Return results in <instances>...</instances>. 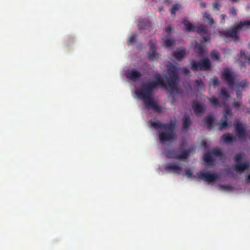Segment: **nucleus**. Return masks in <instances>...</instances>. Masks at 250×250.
Segmentation results:
<instances>
[{
  "label": "nucleus",
  "mask_w": 250,
  "mask_h": 250,
  "mask_svg": "<svg viewBox=\"0 0 250 250\" xmlns=\"http://www.w3.org/2000/svg\"><path fill=\"white\" fill-rule=\"evenodd\" d=\"M154 77L155 81H149L143 83L141 88L136 91V94L142 99L146 108H151L155 111L160 112L161 108L153 101L152 97L154 91L157 89L159 86L166 87V84L160 73H156Z\"/></svg>",
  "instance_id": "1"
},
{
  "label": "nucleus",
  "mask_w": 250,
  "mask_h": 250,
  "mask_svg": "<svg viewBox=\"0 0 250 250\" xmlns=\"http://www.w3.org/2000/svg\"><path fill=\"white\" fill-rule=\"evenodd\" d=\"M151 125L155 129H159L165 130L164 132H159V139L161 143H164L176 138L174 133L176 125L175 121H171L167 124H164L160 121H150Z\"/></svg>",
  "instance_id": "2"
},
{
  "label": "nucleus",
  "mask_w": 250,
  "mask_h": 250,
  "mask_svg": "<svg viewBox=\"0 0 250 250\" xmlns=\"http://www.w3.org/2000/svg\"><path fill=\"white\" fill-rule=\"evenodd\" d=\"M249 26H250V20L245 21L244 22L241 21L234 24L230 29L221 32L220 35L226 38H231L234 41H237L239 39V32L245 27L248 28Z\"/></svg>",
  "instance_id": "3"
},
{
  "label": "nucleus",
  "mask_w": 250,
  "mask_h": 250,
  "mask_svg": "<svg viewBox=\"0 0 250 250\" xmlns=\"http://www.w3.org/2000/svg\"><path fill=\"white\" fill-rule=\"evenodd\" d=\"M169 77L167 78V82L170 89V93H179V88L177 86L179 80L178 72L176 67L173 65H168L167 67Z\"/></svg>",
  "instance_id": "4"
},
{
  "label": "nucleus",
  "mask_w": 250,
  "mask_h": 250,
  "mask_svg": "<svg viewBox=\"0 0 250 250\" xmlns=\"http://www.w3.org/2000/svg\"><path fill=\"white\" fill-rule=\"evenodd\" d=\"M190 65V68L193 71H198V70L208 71L211 68L210 60L208 58H204L200 62L192 60Z\"/></svg>",
  "instance_id": "5"
},
{
  "label": "nucleus",
  "mask_w": 250,
  "mask_h": 250,
  "mask_svg": "<svg viewBox=\"0 0 250 250\" xmlns=\"http://www.w3.org/2000/svg\"><path fill=\"white\" fill-rule=\"evenodd\" d=\"M197 177L200 180L208 183L216 182L219 178V175L216 173L209 171H201L196 174Z\"/></svg>",
  "instance_id": "6"
},
{
  "label": "nucleus",
  "mask_w": 250,
  "mask_h": 250,
  "mask_svg": "<svg viewBox=\"0 0 250 250\" xmlns=\"http://www.w3.org/2000/svg\"><path fill=\"white\" fill-rule=\"evenodd\" d=\"M191 151V148L183 149L180 154H176L175 150H169L166 154V157L175 159H186L188 158Z\"/></svg>",
  "instance_id": "7"
},
{
  "label": "nucleus",
  "mask_w": 250,
  "mask_h": 250,
  "mask_svg": "<svg viewBox=\"0 0 250 250\" xmlns=\"http://www.w3.org/2000/svg\"><path fill=\"white\" fill-rule=\"evenodd\" d=\"M221 78L227 83L229 88H233L235 82V76L228 68L224 70Z\"/></svg>",
  "instance_id": "8"
},
{
  "label": "nucleus",
  "mask_w": 250,
  "mask_h": 250,
  "mask_svg": "<svg viewBox=\"0 0 250 250\" xmlns=\"http://www.w3.org/2000/svg\"><path fill=\"white\" fill-rule=\"evenodd\" d=\"M234 128L238 138L242 141H245L247 137L246 127L239 121L234 124Z\"/></svg>",
  "instance_id": "9"
},
{
  "label": "nucleus",
  "mask_w": 250,
  "mask_h": 250,
  "mask_svg": "<svg viewBox=\"0 0 250 250\" xmlns=\"http://www.w3.org/2000/svg\"><path fill=\"white\" fill-rule=\"evenodd\" d=\"M194 32H196L203 37V41L205 42L210 41L209 34L208 32V28L207 26L200 24L195 26Z\"/></svg>",
  "instance_id": "10"
},
{
  "label": "nucleus",
  "mask_w": 250,
  "mask_h": 250,
  "mask_svg": "<svg viewBox=\"0 0 250 250\" xmlns=\"http://www.w3.org/2000/svg\"><path fill=\"white\" fill-rule=\"evenodd\" d=\"M192 108L196 115L203 113L206 109V107L205 105L200 104L196 100L193 101Z\"/></svg>",
  "instance_id": "11"
},
{
  "label": "nucleus",
  "mask_w": 250,
  "mask_h": 250,
  "mask_svg": "<svg viewBox=\"0 0 250 250\" xmlns=\"http://www.w3.org/2000/svg\"><path fill=\"white\" fill-rule=\"evenodd\" d=\"M125 76L126 78L132 81H135L142 77L141 73L136 69H132L127 70L126 72Z\"/></svg>",
  "instance_id": "12"
},
{
  "label": "nucleus",
  "mask_w": 250,
  "mask_h": 250,
  "mask_svg": "<svg viewBox=\"0 0 250 250\" xmlns=\"http://www.w3.org/2000/svg\"><path fill=\"white\" fill-rule=\"evenodd\" d=\"M165 169L167 171H172L175 173L179 174L182 168L176 163H169L165 166Z\"/></svg>",
  "instance_id": "13"
},
{
  "label": "nucleus",
  "mask_w": 250,
  "mask_h": 250,
  "mask_svg": "<svg viewBox=\"0 0 250 250\" xmlns=\"http://www.w3.org/2000/svg\"><path fill=\"white\" fill-rule=\"evenodd\" d=\"M250 167L249 162H245L244 163H239L236 164L233 166V169L237 172H242Z\"/></svg>",
  "instance_id": "14"
},
{
  "label": "nucleus",
  "mask_w": 250,
  "mask_h": 250,
  "mask_svg": "<svg viewBox=\"0 0 250 250\" xmlns=\"http://www.w3.org/2000/svg\"><path fill=\"white\" fill-rule=\"evenodd\" d=\"M228 118L226 114H223V117L221 120L220 123L218 124L219 125V129L222 130L226 128L228 126Z\"/></svg>",
  "instance_id": "15"
},
{
  "label": "nucleus",
  "mask_w": 250,
  "mask_h": 250,
  "mask_svg": "<svg viewBox=\"0 0 250 250\" xmlns=\"http://www.w3.org/2000/svg\"><path fill=\"white\" fill-rule=\"evenodd\" d=\"M173 56L177 60H181L186 55V51L185 49L181 50H177L173 52Z\"/></svg>",
  "instance_id": "16"
},
{
  "label": "nucleus",
  "mask_w": 250,
  "mask_h": 250,
  "mask_svg": "<svg viewBox=\"0 0 250 250\" xmlns=\"http://www.w3.org/2000/svg\"><path fill=\"white\" fill-rule=\"evenodd\" d=\"M191 125V121L188 116H185L182 120V129H187Z\"/></svg>",
  "instance_id": "17"
},
{
  "label": "nucleus",
  "mask_w": 250,
  "mask_h": 250,
  "mask_svg": "<svg viewBox=\"0 0 250 250\" xmlns=\"http://www.w3.org/2000/svg\"><path fill=\"white\" fill-rule=\"evenodd\" d=\"M222 139L226 143H231L235 141V138L229 133L224 134Z\"/></svg>",
  "instance_id": "18"
},
{
  "label": "nucleus",
  "mask_w": 250,
  "mask_h": 250,
  "mask_svg": "<svg viewBox=\"0 0 250 250\" xmlns=\"http://www.w3.org/2000/svg\"><path fill=\"white\" fill-rule=\"evenodd\" d=\"M183 24L185 25V29L186 31L194 32L195 26H193L190 22L185 20L183 21Z\"/></svg>",
  "instance_id": "19"
},
{
  "label": "nucleus",
  "mask_w": 250,
  "mask_h": 250,
  "mask_svg": "<svg viewBox=\"0 0 250 250\" xmlns=\"http://www.w3.org/2000/svg\"><path fill=\"white\" fill-rule=\"evenodd\" d=\"M203 19L205 21H208L210 25L214 23V21L211 15L208 12H205L203 16Z\"/></svg>",
  "instance_id": "20"
},
{
  "label": "nucleus",
  "mask_w": 250,
  "mask_h": 250,
  "mask_svg": "<svg viewBox=\"0 0 250 250\" xmlns=\"http://www.w3.org/2000/svg\"><path fill=\"white\" fill-rule=\"evenodd\" d=\"M248 85V82L246 80H242L237 83L236 88L237 89H239L244 91L245 88Z\"/></svg>",
  "instance_id": "21"
},
{
  "label": "nucleus",
  "mask_w": 250,
  "mask_h": 250,
  "mask_svg": "<svg viewBox=\"0 0 250 250\" xmlns=\"http://www.w3.org/2000/svg\"><path fill=\"white\" fill-rule=\"evenodd\" d=\"M219 97L225 100H227L230 97V95L226 87H223L221 89Z\"/></svg>",
  "instance_id": "22"
},
{
  "label": "nucleus",
  "mask_w": 250,
  "mask_h": 250,
  "mask_svg": "<svg viewBox=\"0 0 250 250\" xmlns=\"http://www.w3.org/2000/svg\"><path fill=\"white\" fill-rule=\"evenodd\" d=\"M204 161L208 165H212L213 159L209 153H207L203 156Z\"/></svg>",
  "instance_id": "23"
},
{
  "label": "nucleus",
  "mask_w": 250,
  "mask_h": 250,
  "mask_svg": "<svg viewBox=\"0 0 250 250\" xmlns=\"http://www.w3.org/2000/svg\"><path fill=\"white\" fill-rule=\"evenodd\" d=\"M194 51L200 57L203 55L204 46L202 44H197L195 45Z\"/></svg>",
  "instance_id": "24"
},
{
  "label": "nucleus",
  "mask_w": 250,
  "mask_h": 250,
  "mask_svg": "<svg viewBox=\"0 0 250 250\" xmlns=\"http://www.w3.org/2000/svg\"><path fill=\"white\" fill-rule=\"evenodd\" d=\"M214 121V118L212 115H208L206 118V122L207 124V127L210 129L212 127V123Z\"/></svg>",
  "instance_id": "25"
},
{
  "label": "nucleus",
  "mask_w": 250,
  "mask_h": 250,
  "mask_svg": "<svg viewBox=\"0 0 250 250\" xmlns=\"http://www.w3.org/2000/svg\"><path fill=\"white\" fill-rule=\"evenodd\" d=\"M210 57L213 61H218L220 58L219 52L216 50H213L210 53Z\"/></svg>",
  "instance_id": "26"
},
{
  "label": "nucleus",
  "mask_w": 250,
  "mask_h": 250,
  "mask_svg": "<svg viewBox=\"0 0 250 250\" xmlns=\"http://www.w3.org/2000/svg\"><path fill=\"white\" fill-rule=\"evenodd\" d=\"M138 26L140 29H146L151 26V23L148 21L146 22H140L138 24Z\"/></svg>",
  "instance_id": "27"
},
{
  "label": "nucleus",
  "mask_w": 250,
  "mask_h": 250,
  "mask_svg": "<svg viewBox=\"0 0 250 250\" xmlns=\"http://www.w3.org/2000/svg\"><path fill=\"white\" fill-rule=\"evenodd\" d=\"M240 57L242 59L244 60L245 61L247 60L248 62L250 63V54L248 52L241 51Z\"/></svg>",
  "instance_id": "28"
},
{
  "label": "nucleus",
  "mask_w": 250,
  "mask_h": 250,
  "mask_svg": "<svg viewBox=\"0 0 250 250\" xmlns=\"http://www.w3.org/2000/svg\"><path fill=\"white\" fill-rule=\"evenodd\" d=\"M157 55L156 50H150L148 53V56L150 61H154Z\"/></svg>",
  "instance_id": "29"
},
{
  "label": "nucleus",
  "mask_w": 250,
  "mask_h": 250,
  "mask_svg": "<svg viewBox=\"0 0 250 250\" xmlns=\"http://www.w3.org/2000/svg\"><path fill=\"white\" fill-rule=\"evenodd\" d=\"M209 101L214 106H220V103L218 100L214 97H211L208 98Z\"/></svg>",
  "instance_id": "30"
},
{
  "label": "nucleus",
  "mask_w": 250,
  "mask_h": 250,
  "mask_svg": "<svg viewBox=\"0 0 250 250\" xmlns=\"http://www.w3.org/2000/svg\"><path fill=\"white\" fill-rule=\"evenodd\" d=\"M181 7V5L180 4H175L173 5L170 9L171 14L174 16H175L176 12L178 11Z\"/></svg>",
  "instance_id": "31"
},
{
  "label": "nucleus",
  "mask_w": 250,
  "mask_h": 250,
  "mask_svg": "<svg viewBox=\"0 0 250 250\" xmlns=\"http://www.w3.org/2000/svg\"><path fill=\"white\" fill-rule=\"evenodd\" d=\"M175 42L174 40L168 39L164 42V46L166 47H169L172 46Z\"/></svg>",
  "instance_id": "32"
},
{
  "label": "nucleus",
  "mask_w": 250,
  "mask_h": 250,
  "mask_svg": "<svg viewBox=\"0 0 250 250\" xmlns=\"http://www.w3.org/2000/svg\"><path fill=\"white\" fill-rule=\"evenodd\" d=\"M243 154L241 153L236 154L234 156V161L236 164L242 163Z\"/></svg>",
  "instance_id": "33"
},
{
  "label": "nucleus",
  "mask_w": 250,
  "mask_h": 250,
  "mask_svg": "<svg viewBox=\"0 0 250 250\" xmlns=\"http://www.w3.org/2000/svg\"><path fill=\"white\" fill-rule=\"evenodd\" d=\"M211 154L216 156H220L222 155V151L219 148H214L211 151Z\"/></svg>",
  "instance_id": "34"
},
{
  "label": "nucleus",
  "mask_w": 250,
  "mask_h": 250,
  "mask_svg": "<svg viewBox=\"0 0 250 250\" xmlns=\"http://www.w3.org/2000/svg\"><path fill=\"white\" fill-rule=\"evenodd\" d=\"M185 174L188 178H194L196 177V176L193 175L192 171L189 168L186 170Z\"/></svg>",
  "instance_id": "35"
},
{
  "label": "nucleus",
  "mask_w": 250,
  "mask_h": 250,
  "mask_svg": "<svg viewBox=\"0 0 250 250\" xmlns=\"http://www.w3.org/2000/svg\"><path fill=\"white\" fill-rule=\"evenodd\" d=\"M150 44V50H156V42L155 41L151 40L149 42Z\"/></svg>",
  "instance_id": "36"
},
{
  "label": "nucleus",
  "mask_w": 250,
  "mask_h": 250,
  "mask_svg": "<svg viewBox=\"0 0 250 250\" xmlns=\"http://www.w3.org/2000/svg\"><path fill=\"white\" fill-rule=\"evenodd\" d=\"M224 114H226L227 116L228 117V115L229 116L230 118H231L232 116V113L231 111V110L229 107H228L226 108L225 113Z\"/></svg>",
  "instance_id": "37"
},
{
  "label": "nucleus",
  "mask_w": 250,
  "mask_h": 250,
  "mask_svg": "<svg viewBox=\"0 0 250 250\" xmlns=\"http://www.w3.org/2000/svg\"><path fill=\"white\" fill-rule=\"evenodd\" d=\"M220 187L221 188L227 190H230L232 189V186L230 185H221Z\"/></svg>",
  "instance_id": "38"
},
{
  "label": "nucleus",
  "mask_w": 250,
  "mask_h": 250,
  "mask_svg": "<svg viewBox=\"0 0 250 250\" xmlns=\"http://www.w3.org/2000/svg\"><path fill=\"white\" fill-rule=\"evenodd\" d=\"M195 86L196 87H201L203 86V82L201 79L197 80L195 81Z\"/></svg>",
  "instance_id": "39"
},
{
  "label": "nucleus",
  "mask_w": 250,
  "mask_h": 250,
  "mask_svg": "<svg viewBox=\"0 0 250 250\" xmlns=\"http://www.w3.org/2000/svg\"><path fill=\"white\" fill-rule=\"evenodd\" d=\"M136 38L137 36L136 35L134 34L132 35L129 38L128 40V42H129L130 43L134 42L136 41Z\"/></svg>",
  "instance_id": "40"
},
{
  "label": "nucleus",
  "mask_w": 250,
  "mask_h": 250,
  "mask_svg": "<svg viewBox=\"0 0 250 250\" xmlns=\"http://www.w3.org/2000/svg\"><path fill=\"white\" fill-rule=\"evenodd\" d=\"M242 90H240V89H237L236 90V96H237V98L239 99V100H241L242 99Z\"/></svg>",
  "instance_id": "41"
},
{
  "label": "nucleus",
  "mask_w": 250,
  "mask_h": 250,
  "mask_svg": "<svg viewBox=\"0 0 250 250\" xmlns=\"http://www.w3.org/2000/svg\"><path fill=\"white\" fill-rule=\"evenodd\" d=\"M212 83L214 86H217L219 84L218 79L216 76L213 77L212 79Z\"/></svg>",
  "instance_id": "42"
},
{
  "label": "nucleus",
  "mask_w": 250,
  "mask_h": 250,
  "mask_svg": "<svg viewBox=\"0 0 250 250\" xmlns=\"http://www.w3.org/2000/svg\"><path fill=\"white\" fill-rule=\"evenodd\" d=\"M241 103L239 102H238V101H236L235 100L234 101V102H233V107H234L236 109H238L240 108V106H241Z\"/></svg>",
  "instance_id": "43"
},
{
  "label": "nucleus",
  "mask_w": 250,
  "mask_h": 250,
  "mask_svg": "<svg viewBox=\"0 0 250 250\" xmlns=\"http://www.w3.org/2000/svg\"><path fill=\"white\" fill-rule=\"evenodd\" d=\"M212 6L214 9H216L218 10H219L221 7V4L218 2H214L212 4Z\"/></svg>",
  "instance_id": "44"
},
{
  "label": "nucleus",
  "mask_w": 250,
  "mask_h": 250,
  "mask_svg": "<svg viewBox=\"0 0 250 250\" xmlns=\"http://www.w3.org/2000/svg\"><path fill=\"white\" fill-rule=\"evenodd\" d=\"M181 70L183 73H184L185 74H186L187 75H190V72L188 68L184 67L181 69Z\"/></svg>",
  "instance_id": "45"
},
{
  "label": "nucleus",
  "mask_w": 250,
  "mask_h": 250,
  "mask_svg": "<svg viewBox=\"0 0 250 250\" xmlns=\"http://www.w3.org/2000/svg\"><path fill=\"white\" fill-rule=\"evenodd\" d=\"M229 13L233 16L237 15V11L236 9L234 7H232L230 8L229 10Z\"/></svg>",
  "instance_id": "46"
},
{
  "label": "nucleus",
  "mask_w": 250,
  "mask_h": 250,
  "mask_svg": "<svg viewBox=\"0 0 250 250\" xmlns=\"http://www.w3.org/2000/svg\"><path fill=\"white\" fill-rule=\"evenodd\" d=\"M171 27L170 26H167L165 28V31L169 35L171 34Z\"/></svg>",
  "instance_id": "47"
},
{
  "label": "nucleus",
  "mask_w": 250,
  "mask_h": 250,
  "mask_svg": "<svg viewBox=\"0 0 250 250\" xmlns=\"http://www.w3.org/2000/svg\"><path fill=\"white\" fill-rule=\"evenodd\" d=\"M200 7L202 8H205L206 7V3L205 2H201L200 4Z\"/></svg>",
  "instance_id": "48"
},
{
  "label": "nucleus",
  "mask_w": 250,
  "mask_h": 250,
  "mask_svg": "<svg viewBox=\"0 0 250 250\" xmlns=\"http://www.w3.org/2000/svg\"><path fill=\"white\" fill-rule=\"evenodd\" d=\"M247 179L250 181V174L248 176Z\"/></svg>",
  "instance_id": "49"
},
{
  "label": "nucleus",
  "mask_w": 250,
  "mask_h": 250,
  "mask_svg": "<svg viewBox=\"0 0 250 250\" xmlns=\"http://www.w3.org/2000/svg\"><path fill=\"white\" fill-rule=\"evenodd\" d=\"M221 16L222 17L223 19L226 17V15H223V14L221 15Z\"/></svg>",
  "instance_id": "50"
},
{
  "label": "nucleus",
  "mask_w": 250,
  "mask_h": 250,
  "mask_svg": "<svg viewBox=\"0 0 250 250\" xmlns=\"http://www.w3.org/2000/svg\"><path fill=\"white\" fill-rule=\"evenodd\" d=\"M233 2L237 1L238 0H231Z\"/></svg>",
  "instance_id": "51"
},
{
  "label": "nucleus",
  "mask_w": 250,
  "mask_h": 250,
  "mask_svg": "<svg viewBox=\"0 0 250 250\" xmlns=\"http://www.w3.org/2000/svg\"><path fill=\"white\" fill-rule=\"evenodd\" d=\"M249 46L250 47V43L249 44Z\"/></svg>",
  "instance_id": "52"
}]
</instances>
